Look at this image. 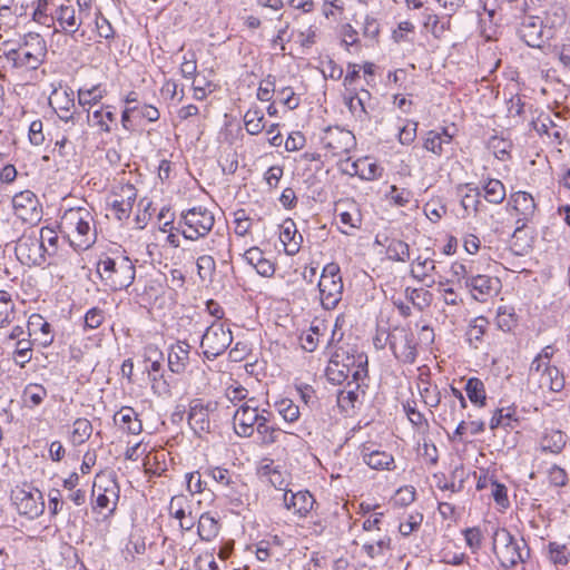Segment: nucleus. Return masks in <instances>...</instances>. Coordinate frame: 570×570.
<instances>
[{
    "mask_svg": "<svg viewBox=\"0 0 570 570\" xmlns=\"http://www.w3.org/2000/svg\"><path fill=\"white\" fill-rule=\"evenodd\" d=\"M92 215L86 208H70L61 217L59 229L76 250L88 249L96 242V233L91 228Z\"/></svg>",
    "mask_w": 570,
    "mask_h": 570,
    "instance_id": "1",
    "label": "nucleus"
},
{
    "mask_svg": "<svg viewBox=\"0 0 570 570\" xmlns=\"http://www.w3.org/2000/svg\"><path fill=\"white\" fill-rule=\"evenodd\" d=\"M97 273L104 284L111 291H121L134 283L136 267L132 261L127 256H105L97 263Z\"/></svg>",
    "mask_w": 570,
    "mask_h": 570,
    "instance_id": "2",
    "label": "nucleus"
},
{
    "mask_svg": "<svg viewBox=\"0 0 570 570\" xmlns=\"http://www.w3.org/2000/svg\"><path fill=\"white\" fill-rule=\"evenodd\" d=\"M492 549L501 566L505 569L513 568L519 562H524L525 557L529 556L523 540L519 542L505 528L494 525L492 527Z\"/></svg>",
    "mask_w": 570,
    "mask_h": 570,
    "instance_id": "3",
    "label": "nucleus"
},
{
    "mask_svg": "<svg viewBox=\"0 0 570 570\" xmlns=\"http://www.w3.org/2000/svg\"><path fill=\"white\" fill-rule=\"evenodd\" d=\"M46 55V42L39 33H28L17 49L6 53L16 68L37 69Z\"/></svg>",
    "mask_w": 570,
    "mask_h": 570,
    "instance_id": "4",
    "label": "nucleus"
},
{
    "mask_svg": "<svg viewBox=\"0 0 570 570\" xmlns=\"http://www.w3.org/2000/svg\"><path fill=\"white\" fill-rule=\"evenodd\" d=\"M215 217L205 207H193L180 214L176 230L186 239L197 240L205 237L213 229Z\"/></svg>",
    "mask_w": 570,
    "mask_h": 570,
    "instance_id": "5",
    "label": "nucleus"
},
{
    "mask_svg": "<svg viewBox=\"0 0 570 570\" xmlns=\"http://www.w3.org/2000/svg\"><path fill=\"white\" fill-rule=\"evenodd\" d=\"M18 261L27 266H42L46 258L53 257L55 252L41 243L38 230H26L17 240L14 248Z\"/></svg>",
    "mask_w": 570,
    "mask_h": 570,
    "instance_id": "6",
    "label": "nucleus"
},
{
    "mask_svg": "<svg viewBox=\"0 0 570 570\" xmlns=\"http://www.w3.org/2000/svg\"><path fill=\"white\" fill-rule=\"evenodd\" d=\"M320 299L326 309H333L342 299L343 281L338 264L332 262L324 266L318 281Z\"/></svg>",
    "mask_w": 570,
    "mask_h": 570,
    "instance_id": "7",
    "label": "nucleus"
},
{
    "mask_svg": "<svg viewBox=\"0 0 570 570\" xmlns=\"http://www.w3.org/2000/svg\"><path fill=\"white\" fill-rule=\"evenodd\" d=\"M92 495L96 497L95 510H108L112 513L120 495L116 472L108 471L97 474L92 485Z\"/></svg>",
    "mask_w": 570,
    "mask_h": 570,
    "instance_id": "8",
    "label": "nucleus"
},
{
    "mask_svg": "<svg viewBox=\"0 0 570 570\" xmlns=\"http://www.w3.org/2000/svg\"><path fill=\"white\" fill-rule=\"evenodd\" d=\"M271 415L267 410L259 411L257 401L252 397L243 402L233 415V428L235 433L240 438H250L255 433V429L261 423V417Z\"/></svg>",
    "mask_w": 570,
    "mask_h": 570,
    "instance_id": "9",
    "label": "nucleus"
},
{
    "mask_svg": "<svg viewBox=\"0 0 570 570\" xmlns=\"http://www.w3.org/2000/svg\"><path fill=\"white\" fill-rule=\"evenodd\" d=\"M11 499L19 514L28 519L33 520L45 511L42 492L30 485L17 487L12 490Z\"/></svg>",
    "mask_w": 570,
    "mask_h": 570,
    "instance_id": "10",
    "label": "nucleus"
},
{
    "mask_svg": "<svg viewBox=\"0 0 570 570\" xmlns=\"http://www.w3.org/2000/svg\"><path fill=\"white\" fill-rule=\"evenodd\" d=\"M528 386L558 393L564 387V377L557 366L530 365Z\"/></svg>",
    "mask_w": 570,
    "mask_h": 570,
    "instance_id": "11",
    "label": "nucleus"
},
{
    "mask_svg": "<svg viewBox=\"0 0 570 570\" xmlns=\"http://www.w3.org/2000/svg\"><path fill=\"white\" fill-rule=\"evenodd\" d=\"M233 342L232 332L222 322H214L205 331L200 347L207 358H215L223 354Z\"/></svg>",
    "mask_w": 570,
    "mask_h": 570,
    "instance_id": "12",
    "label": "nucleus"
},
{
    "mask_svg": "<svg viewBox=\"0 0 570 570\" xmlns=\"http://www.w3.org/2000/svg\"><path fill=\"white\" fill-rule=\"evenodd\" d=\"M387 342L391 351L399 361L409 364L415 362L417 352L414 336L410 330L405 327L393 328L387 336Z\"/></svg>",
    "mask_w": 570,
    "mask_h": 570,
    "instance_id": "13",
    "label": "nucleus"
},
{
    "mask_svg": "<svg viewBox=\"0 0 570 570\" xmlns=\"http://www.w3.org/2000/svg\"><path fill=\"white\" fill-rule=\"evenodd\" d=\"M508 206H511L517 216L513 238H518L519 234L534 217L537 205L531 194L520 190L510 195Z\"/></svg>",
    "mask_w": 570,
    "mask_h": 570,
    "instance_id": "14",
    "label": "nucleus"
},
{
    "mask_svg": "<svg viewBox=\"0 0 570 570\" xmlns=\"http://www.w3.org/2000/svg\"><path fill=\"white\" fill-rule=\"evenodd\" d=\"M335 362H341L352 372V380L362 381L367 376V355L357 348L346 345L340 346L333 353Z\"/></svg>",
    "mask_w": 570,
    "mask_h": 570,
    "instance_id": "15",
    "label": "nucleus"
},
{
    "mask_svg": "<svg viewBox=\"0 0 570 570\" xmlns=\"http://www.w3.org/2000/svg\"><path fill=\"white\" fill-rule=\"evenodd\" d=\"M14 215L26 223H37L41 219L42 210L37 196L31 190H23L12 198Z\"/></svg>",
    "mask_w": 570,
    "mask_h": 570,
    "instance_id": "16",
    "label": "nucleus"
},
{
    "mask_svg": "<svg viewBox=\"0 0 570 570\" xmlns=\"http://www.w3.org/2000/svg\"><path fill=\"white\" fill-rule=\"evenodd\" d=\"M434 252L425 248L423 253L419 254L410 265V275L417 282L431 287L435 284L434 275L438 274L436 262L432 257Z\"/></svg>",
    "mask_w": 570,
    "mask_h": 570,
    "instance_id": "17",
    "label": "nucleus"
},
{
    "mask_svg": "<svg viewBox=\"0 0 570 570\" xmlns=\"http://www.w3.org/2000/svg\"><path fill=\"white\" fill-rule=\"evenodd\" d=\"M322 141L324 147L334 156H340L350 151L354 146L355 137L348 130L330 127L325 130Z\"/></svg>",
    "mask_w": 570,
    "mask_h": 570,
    "instance_id": "18",
    "label": "nucleus"
},
{
    "mask_svg": "<svg viewBox=\"0 0 570 570\" xmlns=\"http://www.w3.org/2000/svg\"><path fill=\"white\" fill-rule=\"evenodd\" d=\"M217 404L214 402L203 403L202 400H194L190 403L188 412V423L190 428L196 432H209L210 431V413L215 412Z\"/></svg>",
    "mask_w": 570,
    "mask_h": 570,
    "instance_id": "19",
    "label": "nucleus"
},
{
    "mask_svg": "<svg viewBox=\"0 0 570 570\" xmlns=\"http://www.w3.org/2000/svg\"><path fill=\"white\" fill-rule=\"evenodd\" d=\"M520 38L532 48H541L548 37L544 36V27L539 17L525 16L518 29Z\"/></svg>",
    "mask_w": 570,
    "mask_h": 570,
    "instance_id": "20",
    "label": "nucleus"
},
{
    "mask_svg": "<svg viewBox=\"0 0 570 570\" xmlns=\"http://www.w3.org/2000/svg\"><path fill=\"white\" fill-rule=\"evenodd\" d=\"M465 286L470 289L474 299L485 302L488 297L499 292L500 281L488 275H474L466 278Z\"/></svg>",
    "mask_w": 570,
    "mask_h": 570,
    "instance_id": "21",
    "label": "nucleus"
},
{
    "mask_svg": "<svg viewBox=\"0 0 570 570\" xmlns=\"http://www.w3.org/2000/svg\"><path fill=\"white\" fill-rule=\"evenodd\" d=\"M363 462L373 470H392L394 458L391 453L376 448L373 442H365L360 446Z\"/></svg>",
    "mask_w": 570,
    "mask_h": 570,
    "instance_id": "22",
    "label": "nucleus"
},
{
    "mask_svg": "<svg viewBox=\"0 0 570 570\" xmlns=\"http://www.w3.org/2000/svg\"><path fill=\"white\" fill-rule=\"evenodd\" d=\"M283 501L288 510H293L294 514L301 518L306 517L315 504L314 497L306 490L297 492L286 491Z\"/></svg>",
    "mask_w": 570,
    "mask_h": 570,
    "instance_id": "23",
    "label": "nucleus"
},
{
    "mask_svg": "<svg viewBox=\"0 0 570 570\" xmlns=\"http://www.w3.org/2000/svg\"><path fill=\"white\" fill-rule=\"evenodd\" d=\"M169 514L179 520V527L183 531H189L195 525L191 517L189 500L186 495H174L169 503Z\"/></svg>",
    "mask_w": 570,
    "mask_h": 570,
    "instance_id": "24",
    "label": "nucleus"
},
{
    "mask_svg": "<svg viewBox=\"0 0 570 570\" xmlns=\"http://www.w3.org/2000/svg\"><path fill=\"white\" fill-rule=\"evenodd\" d=\"M391 550L392 539L386 531L367 535L362 544V551L372 560L384 558Z\"/></svg>",
    "mask_w": 570,
    "mask_h": 570,
    "instance_id": "25",
    "label": "nucleus"
},
{
    "mask_svg": "<svg viewBox=\"0 0 570 570\" xmlns=\"http://www.w3.org/2000/svg\"><path fill=\"white\" fill-rule=\"evenodd\" d=\"M189 353L190 345L185 341L170 345L167 355L168 368L175 374L184 373L189 362Z\"/></svg>",
    "mask_w": 570,
    "mask_h": 570,
    "instance_id": "26",
    "label": "nucleus"
},
{
    "mask_svg": "<svg viewBox=\"0 0 570 570\" xmlns=\"http://www.w3.org/2000/svg\"><path fill=\"white\" fill-rule=\"evenodd\" d=\"M114 423L122 432L137 435L142 431V423L138 413L130 406H122L115 415Z\"/></svg>",
    "mask_w": 570,
    "mask_h": 570,
    "instance_id": "27",
    "label": "nucleus"
},
{
    "mask_svg": "<svg viewBox=\"0 0 570 570\" xmlns=\"http://www.w3.org/2000/svg\"><path fill=\"white\" fill-rule=\"evenodd\" d=\"M29 336H36L41 344L47 346L52 343L53 336L50 334V324L39 314H32L28 321Z\"/></svg>",
    "mask_w": 570,
    "mask_h": 570,
    "instance_id": "28",
    "label": "nucleus"
},
{
    "mask_svg": "<svg viewBox=\"0 0 570 570\" xmlns=\"http://www.w3.org/2000/svg\"><path fill=\"white\" fill-rule=\"evenodd\" d=\"M269 415H265V417H261V423L255 429L257 433L258 443L262 446H271L277 442H279L283 431L274 425H269Z\"/></svg>",
    "mask_w": 570,
    "mask_h": 570,
    "instance_id": "29",
    "label": "nucleus"
},
{
    "mask_svg": "<svg viewBox=\"0 0 570 570\" xmlns=\"http://www.w3.org/2000/svg\"><path fill=\"white\" fill-rule=\"evenodd\" d=\"M360 382L348 381L345 389L337 393V405L342 411L348 412L360 402Z\"/></svg>",
    "mask_w": 570,
    "mask_h": 570,
    "instance_id": "30",
    "label": "nucleus"
},
{
    "mask_svg": "<svg viewBox=\"0 0 570 570\" xmlns=\"http://www.w3.org/2000/svg\"><path fill=\"white\" fill-rule=\"evenodd\" d=\"M55 19L65 32L71 35H75L81 24V21L76 17V10L72 6H60L56 11Z\"/></svg>",
    "mask_w": 570,
    "mask_h": 570,
    "instance_id": "31",
    "label": "nucleus"
},
{
    "mask_svg": "<svg viewBox=\"0 0 570 570\" xmlns=\"http://www.w3.org/2000/svg\"><path fill=\"white\" fill-rule=\"evenodd\" d=\"M220 530L218 519H216L210 512H204L200 514L197 524V532L203 541H212L215 539Z\"/></svg>",
    "mask_w": 570,
    "mask_h": 570,
    "instance_id": "32",
    "label": "nucleus"
},
{
    "mask_svg": "<svg viewBox=\"0 0 570 570\" xmlns=\"http://www.w3.org/2000/svg\"><path fill=\"white\" fill-rule=\"evenodd\" d=\"M489 326V321L479 316L471 321L465 333L466 342L470 347L478 350L483 342L484 334Z\"/></svg>",
    "mask_w": 570,
    "mask_h": 570,
    "instance_id": "33",
    "label": "nucleus"
},
{
    "mask_svg": "<svg viewBox=\"0 0 570 570\" xmlns=\"http://www.w3.org/2000/svg\"><path fill=\"white\" fill-rule=\"evenodd\" d=\"M481 195H483L487 202L499 205L505 199L507 191L501 180L488 178L482 184Z\"/></svg>",
    "mask_w": 570,
    "mask_h": 570,
    "instance_id": "34",
    "label": "nucleus"
},
{
    "mask_svg": "<svg viewBox=\"0 0 570 570\" xmlns=\"http://www.w3.org/2000/svg\"><path fill=\"white\" fill-rule=\"evenodd\" d=\"M355 175L363 180H374L382 176L383 168L370 158H360L352 164Z\"/></svg>",
    "mask_w": 570,
    "mask_h": 570,
    "instance_id": "35",
    "label": "nucleus"
},
{
    "mask_svg": "<svg viewBox=\"0 0 570 570\" xmlns=\"http://www.w3.org/2000/svg\"><path fill=\"white\" fill-rule=\"evenodd\" d=\"M281 228L279 239L284 245L285 253L291 256L297 254L299 246L297 245V242H293L296 233L295 223L292 219H287L283 223Z\"/></svg>",
    "mask_w": 570,
    "mask_h": 570,
    "instance_id": "36",
    "label": "nucleus"
},
{
    "mask_svg": "<svg viewBox=\"0 0 570 570\" xmlns=\"http://www.w3.org/2000/svg\"><path fill=\"white\" fill-rule=\"evenodd\" d=\"M325 375L331 383L340 385L348 382V379L352 377V372L345 368L343 363H336L335 357L332 355L326 366Z\"/></svg>",
    "mask_w": 570,
    "mask_h": 570,
    "instance_id": "37",
    "label": "nucleus"
},
{
    "mask_svg": "<svg viewBox=\"0 0 570 570\" xmlns=\"http://www.w3.org/2000/svg\"><path fill=\"white\" fill-rule=\"evenodd\" d=\"M465 392L469 400L476 406H484L487 394L483 382L478 377H471L465 384Z\"/></svg>",
    "mask_w": 570,
    "mask_h": 570,
    "instance_id": "38",
    "label": "nucleus"
},
{
    "mask_svg": "<svg viewBox=\"0 0 570 570\" xmlns=\"http://www.w3.org/2000/svg\"><path fill=\"white\" fill-rule=\"evenodd\" d=\"M88 120L92 127H98L102 132H110V124L116 121V115L111 110L98 109L88 114Z\"/></svg>",
    "mask_w": 570,
    "mask_h": 570,
    "instance_id": "39",
    "label": "nucleus"
},
{
    "mask_svg": "<svg viewBox=\"0 0 570 570\" xmlns=\"http://www.w3.org/2000/svg\"><path fill=\"white\" fill-rule=\"evenodd\" d=\"M386 256L391 261L405 263L410 259V246L401 239L393 238L386 246Z\"/></svg>",
    "mask_w": 570,
    "mask_h": 570,
    "instance_id": "40",
    "label": "nucleus"
},
{
    "mask_svg": "<svg viewBox=\"0 0 570 570\" xmlns=\"http://www.w3.org/2000/svg\"><path fill=\"white\" fill-rule=\"evenodd\" d=\"M337 219L346 228H360L362 225V217L358 208L354 203L348 204V208L342 210L337 209Z\"/></svg>",
    "mask_w": 570,
    "mask_h": 570,
    "instance_id": "41",
    "label": "nucleus"
},
{
    "mask_svg": "<svg viewBox=\"0 0 570 570\" xmlns=\"http://www.w3.org/2000/svg\"><path fill=\"white\" fill-rule=\"evenodd\" d=\"M46 396L47 390L40 384H28L22 393L23 403L28 407L40 405Z\"/></svg>",
    "mask_w": 570,
    "mask_h": 570,
    "instance_id": "42",
    "label": "nucleus"
},
{
    "mask_svg": "<svg viewBox=\"0 0 570 570\" xmlns=\"http://www.w3.org/2000/svg\"><path fill=\"white\" fill-rule=\"evenodd\" d=\"M245 129L249 135H258L264 129V115L258 108L248 109L244 115Z\"/></svg>",
    "mask_w": 570,
    "mask_h": 570,
    "instance_id": "43",
    "label": "nucleus"
},
{
    "mask_svg": "<svg viewBox=\"0 0 570 570\" xmlns=\"http://www.w3.org/2000/svg\"><path fill=\"white\" fill-rule=\"evenodd\" d=\"M345 105L350 109V111L354 115L356 119L360 121H366L368 117L367 104L358 94L346 96Z\"/></svg>",
    "mask_w": 570,
    "mask_h": 570,
    "instance_id": "44",
    "label": "nucleus"
},
{
    "mask_svg": "<svg viewBox=\"0 0 570 570\" xmlns=\"http://www.w3.org/2000/svg\"><path fill=\"white\" fill-rule=\"evenodd\" d=\"M275 409L283 420L294 423L299 419V407L289 399H282L275 403Z\"/></svg>",
    "mask_w": 570,
    "mask_h": 570,
    "instance_id": "45",
    "label": "nucleus"
},
{
    "mask_svg": "<svg viewBox=\"0 0 570 570\" xmlns=\"http://www.w3.org/2000/svg\"><path fill=\"white\" fill-rule=\"evenodd\" d=\"M92 433V425L87 419H77L72 425L71 441L73 444H82Z\"/></svg>",
    "mask_w": 570,
    "mask_h": 570,
    "instance_id": "46",
    "label": "nucleus"
},
{
    "mask_svg": "<svg viewBox=\"0 0 570 570\" xmlns=\"http://www.w3.org/2000/svg\"><path fill=\"white\" fill-rule=\"evenodd\" d=\"M450 144V138H444L443 135H441L438 131L430 130L426 134V137L424 138L423 147L431 151L432 154L436 156H441L443 154V146Z\"/></svg>",
    "mask_w": 570,
    "mask_h": 570,
    "instance_id": "47",
    "label": "nucleus"
},
{
    "mask_svg": "<svg viewBox=\"0 0 570 570\" xmlns=\"http://www.w3.org/2000/svg\"><path fill=\"white\" fill-rule=\"evenodd\" d=\"M13 312L14 303L11 295L6 291H0V328L11 323Z\"/></svg>",
    "mask_w": 570,
    "mask_h": 570,
    "instance_id": "48",
    "label": "nucleus"
},
{
    "mask_svg": "<svg viewBox=\"0 0 570 570\" xmlns=\"http://www.w3.org/2000/svg\"><path fill=\"white\" fill-rule=\"evenodd\" d=\"M197 274L202 281H210L216 272V262L210 255H200L196 261Z\"/></svg>",
    "mask_w": 570,
    "mask_h": 570,
    "instance_id": "49",
    "label": "nucleus"
},
{
    "mask_svg": "<svg viewBox=\"0 0 570 570\" xmlns=\"http://www.w3.org/2000/svg\"><path fill=\"white\" fill-rule=\"evenodd\" d=\"M386 198L391 204L399 207H404L407 206L413 199V193L407 188H399L397 186L392 185L389 193L386 194Z\"/></svg>",
    "mask_w": 570,
    "mask_h": 570,
    "instance_id": "50",
    "label": "nucleus"
},
{
    "mask_svg": "<svg viewBox=\"0 0 570 570\" xmlns=\"http://www.w3.org/2000/svg\"><path fill=\"white\" fill-rule=\"evenodd\" d=\"M106 91L100 88V86H94L90 89H79L78 91V101L79 105L86 106V105H92L99 102Z\"/></svg>",
    "mask_w": 570,
    "mask_h": 570,
    "instance_id": "51",
    "label": "nucleus"
},
{
    "mask_svg": "<svg viewBox=\"0 0 570 570\" xmlns=\"http://www.w3.org/2000/svg\"><path fill=\"white\" fill-rule=\"evenodd\" d=\"M48 6V0H37L35 2V10L32 13L33 21L47 27H50L53 23L55 17L47 13Z\"/></svg>",
    "mask_w": 570,
    "mask_h": 570,
    "instance_id": "52",
    "label": "nucleus"
},
{
    "mask_svg": "<svg viewBox=\"0 0 570 570\" xmlns=\"http://www.w3.org/2000/svg\"><path fill=\"white\" fill-rule=\"evenodd\" d=\"M423 521V514L420 512L410 513L399 525V531L403 537L410 535L416 531Z\"/></svg>",
    "mask_w": 570,
    "mask_h": 570,
    "instance_id": "53",
    "label": "nucleus"
},
{
    "mask_svg": "<svg viewBox=\"0 0 570 570\" xmlns=\"http://www.w3.org/2000/svg\"><path fill=\"white\" fill-rule=\"evenodd\" d=\"M205 474L225 488H229L234 483L232 472L220 466L209 468L205 471Z\"/></svg>",
    "mask_w": 570,
    "mask_h": 570,
    "instance_id": "54",
    "label": "nucleus"
},
{
    "mask_svg": "<svg viewBox=\"0 0 570 570\" xmlns=\"http://www.w3.org/2000/svg\"><path fill=\"white\" fill-rule=\"evenodd\" d=\"M424 26L434 37L440 38L449 29L450 20L441 22L436 14L429 13L425 16Z\"/></svg>",
    "mask_w": 570,
    "mask_h": 570,
    "instance_id": "55",
    "label": "nucleus"
},
{
    "mask_svg": "<svg viewBox=\"0 0 570 570\" xmlns=\"http://www.w3.org/2000/svg\"><path fill=\"white\" fill-rule=\"evenodd\" d=\"M14 361L20 367H24V365L31 360V343L28 340H18L17 347L14 351Z\"/></svg>",
    "mask_w": 570,
    "mask_h": 570,
    "instance_id": "56",
    "label": "nucleus"
},
{
    "mask_svg": "<svg viewBox=\"0 0 570 570\" xmlns=\"http://www.w3.org/2000/svg\"><path fill=\"white\" fill-rule=\"evenodd\" d=\"M163 360V352H160L156 346L149 345L146 347V361L150 362V366L148 367L150 375L153 373L155 374L160 372Z\"/></svg>",
    "mask_w": 570,
    "mask_h": 570,
    "instance_id": "57",
    "label": "nucleus"
},
{
    "mask_svg": "<svg viewBox=\"0 0 570 570\" xmlns=\"http://www.w3.org/2000/svg\"><path fill=\"white\" fill-rule=\"evenodd\" d=\"M105 321V312L99 307H92L85 314V330H96Z\"/></svg>",
    "mask_w": 570,
    "mask_h": 570,
    "instance_id": "58",
    "label": "nucleus"
},
{
    "mask_svg": "<svg viewBox=\"0 0 570 570\" xmlns=\"http://www.w3.org/2000/svg\"><path fill=\"white\" fill-rule=\"evenodd\" d=\"M465 187L468 188L469 193L462 197L461 204L465 210L472 208L474 212H476L478 206L481 204L479 199L481 196V189L479 187H471L470 184H468Z\"/></svg>",
    "mask_w": 570,
    "mask_h": 570,
    "instance_id": "59",
    "label": "nucleus"
},
{
    "mask_svg": "<svg viewBox=\"0 0 570 570\" xmlns=\"http://www.w3.org/2000/svg\"><path fill=\"white\" fill-rule=\"evenodd\" d=\"M28 137L33 146H40L45 142L43 124L40 119L33 120L30 124Z\"/></svg>",
    "mask_w": 570,
    "mask_h": 570,
    "instance_id": "60",
    "label": "nucleus"
},
{
    "mask_svg": "<svg viewBox=\"0 0 570 570\" xmlns=\"http://www.w3.org/2000/svg\"><path fill=\"white\" fill-rule=\"evenodd\" d=\"M491 494L497 504L502 508L509 507L508 489L504 484L491 481Z\"/></svg>",
    "mask_w": 570,
    "mask_h": 570,
    "instance_id": "61",
    "label": "nucleus"
},
{
    "mask_svg": "<svg viewBox=\"0 0 570 570\" xmlns=\"http://www.w3.org/2000/svg\"><path fill=\"white\" fill-rule=\"evenodd\" d=\"M417 122L407 121L404 126L399 129V141L402 145H410L416 138Z\"/></svg>",
    "mask_w": 570,
    "mask_h": 570,
    "instance_id": "62",
    "label": "nucleus"
},
{
    "mask_svg": "<svg viewBox=\"0 0 570 570\" xmlns=\"http://www.w3.org/2000/svg\"><path fill=\"white\" fill-rule=\"evenodd\" d=\"M39 236H41V243L49 247L51 252H55V256L58 254V243L59 237L56 232L49 227H42L38 230Z\"/></svg>",
    "mask_w": 570,
    "mask_h": 570,
    "instance_id": "63",
    "label": "nucleus"
},
{
    "mask_svg": "<svg viewBox=\"0 0 570 570\" xmlns=\"http://www.w3.org/2000/svg\"><path fill=\"white\" fill-rule=\"evenodd\" d=\"M318 335L317 327H311L308 332L303 333L299 338L302 348L307 352L315 351L318 344Z\"/></svg>",
    "mask_w": 570,
    "mask_h": 570,
    "instance_id": "64",
    "label": "nucleus"
}]
</instances>
